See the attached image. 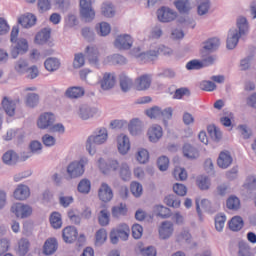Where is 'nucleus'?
<instances>
[{
	"mask_svg": "<svg viewBox=\"0 0 256 256\" xmlns=\"http://www.w3.org/2000/svg\"><path fill=\"white\" fill-rule=\"evenodd\" d=\"M237 28H231L228 31V36L226 40L227 49H235L239 43V39L249 33V23H247V18L239 17L236 22Z\"/></svg>",
	"mask_w": 256,
	"mask_h": 256,
	"instance_id": "1",
	"label": "nucleus"
},
{
	"mask_svg": "<svg viewBox=\"0 0 256 256\" xmlns=\"http://www.w3.org/2000/svg\"><path fill=\"white\" fill-rule=\"evenodd\" d=\"M108 137L107 128H100L89 136L86 140V151H88L89 155H95L97 153V145H103Z\"/></svg>",
	"mask_w": 256,
	"mask_h": 256,
	"instance_id": "2",
	"label": "nucleus"
},
{
	"mask_svg": "<svg viewBox=\"0 0 256 256\" xmlns=\"http://www.w3.org/2000/svg\"><path fill=\"white\" fill-rule=\"evenodd\" d=\"M87 165H89V158L85 156L68 164L66 173L69 179H78V177H83L85 167H87Z\"/></svg>",
	"mask_w": 256,
	"mask_h": 256,
	"instance_id": "3",
	"label": "nucleus"
},
{
	"mask_svg": "<svg viewBox=\"0 0 256 256\" xmlns=\"http://www.w3.org/2000/svg\"><path fill=\"white\" fill-rule=\"evenodd\" d=\"M11 213L16 215L19 219H27L33 213V208L27 204L14 203L11 206Z\"/></svg>",
	"mask_w": 256,
	"mask_h": 256,
	"instance_id": "4",
	"label": "nucleus"
},
{
	"mask_svg": "<svg viewBox=\"0 0 256 256\" xmlns=\"http://www.w3.org/2000/svg\"><path fill=\"white\" fill-rule=\"evenodd\" d=\"M80 16L86 22L95 19V10L91 6V0H80Z\"/></svg>",
	"mask_w": 256,
	"mask_h": 256,
	"instance_id": "5",
	"label": "nucleus"
},
{
	"mask_svg": "<svg viewBox=\"0 0 256 256\" xmlns=\"http://www.w3.org/2000/svg\"><path fill=\"white\" fill-rule=\"evenodd\" d=\"M114 47L123 51H127L133 47V38L129 34H123L116 37Z\"/></svg>",
	"mask_w": 256,
	"mask_h": 256,
	"instance_id": "6",
	"label": "nucleus"
},
{
	"mask_svg": "<svg viewBox=\"0 0 256 256\" xmlns=\"http://www.w3.org/2000/svg\"><path fill=\"white\" fill-rule=\"evenodd\" d=\"M56 118L55 114L51 112L42 113L37 121V125L39 129H51V126L55 124Z\"/></svg>",
	"mask_w": 256,
	"mask_h": 256,
	"instance_id": "7",
	"label": "nucleus"
},
{
	"mask_svg": "<svg viewBox=\"0 0 256 256\" xmlns=\"http://www.w3.org/2000/svg\"><path fill=\"white\" fill-rule=\"evenodd\" d=\"M177 17V12L167 7H162L157 10V18L161 23H169Z\"/></svg>",
	"mask_w": 256,
	"mask_h": 256,
	"instance_id": "8",
	"label": "nucleus"
},
{
	"mask_svg": "<svg viewBox=\"0 0 256 256\" xmlns=\"http://www.w3.org/2000/svg\"><path fill=\"white\" fill-rule=\"evenodd\" d=\"M29 49V44L27 43V40L24 38L18 39L15 46L11 49V57L12 59H17L19 55H23V53H27Z\"/></svg>",
	"mask_w": 256,
	"mask_h": 256,
	"instance_id": "9",
	"label": "nucleus"
},
{
	"mask_svg": "<svg viewBox=\"0 0 256 256\" xmlns=\"http://www.w3.org/2000/svg\"><path fill=\"white\" fill-rule=\"evenodd\" d=\"M98 197L103 203H109L113 199V189L110 185L103 182L98 190Z\"/></svg>",
	"mask_w": 256,
	"mask_h": 256,
	"instance_id": "10",
	"label": "nucleus"
},
{
	"mask_svg": "<svg viewBox=\"0 0 256 256\" xmlns=\"http://www.w3.org/2000/svg\"><path fill=\"white\" fill-rule=\"evenodd\" d=\"M159 237L160 239H169L171 235H173V231H175V228L173 227V222L170 221H164L161 223L159 227Z\"/></svg>",
	"mask_w": 256,
	"mask_h": 256,
	"instance_id": "11",
	"label": "nucleus"
},
{
	"mask_svg": "<svg viewBox=\"0 0 256 256\" xmlns=\"http://www.w3.org/2000/svg\"><path fill=\"white\" fill-rule=\"evenodd\" d=\"M233 163V157L229 151L221 152L217 159V165L220 169H228Z\"/></svg>",
	"mask_w": 256,
	"mask_h": 256,
	"instance_id": "12",
	"label": "nucleus"
},
{
	"mask_svg": "<svg viewBox=\"0 0 256 256\" xmlns=\"http://www.w3.org/2000/svg\"><path fill=\"white\" fill-rule=\"evenodd\" d=\"M116 78L113 73H105L102 80L100 81V86L103 91H109L115 87Z\"/></svg>",
	"mask_w": 256,
	"mask_h": 256,
	"instance_id": "13",
	"label": "nucleus"
},
{
	"mask_svg": "<svg viewBox=\"0 0 256 256\" xmlns=\"http://www.w3.org/2000/svg\"><path fill=\"white\" fill-rule=\"evenodd\" d=\"M96 114H97V108H94L88 105L80 106L78 111V115L80 119H82L83 121H87L88 119L95 117Z\"/></svg>",
	"mask_w": 256,
	"mask_h": 256,
	"instance_id": "14",
	"label": "nucleus"
},
{
	"mask_svg": "<svg viewBox=\"0 0 256 256\" xmlns=\"http://www.w3.org/2000/svg\"><path fill=\"white\" fill-rule=\"evenodd\" d=\"M85 55L91 65L99 64V49L95 46H87L85 49Z\"/></svg>",
	"mask_w": 256,
	"mask_h": 256,
	"instance_id": "15",
	"label": "nucleus"
},
{
	"mask_svg": "<svg viewBox=\"0 0 256 256\" xmlns=\"http://www.w3.org/2000/svg\"><path fill=\"white\" fill-rule=\"evenodd\" d=\"M77 228L73 226H67L62 231V237L65 243H73V241H77Z\"/></svg>",
	"mask_w": 256,
	"mask_h": 256,
	"instance_id": "16",
	"label": "nucleus"
},
{
	"mask_svg": "<svg viewBox=\"0 0 256 256\" xmlns=\"http://www.w3.org/2000/svg\"><path fill=\"white\" fill-rule=\"evenodd\" d=\"M51 27H45L39 31L35 36V43L37 45H45L49 39H51Z\"/></svg>",
	"mask_w": 256,
	"mask_h": 256,
	"instance_id": "17",
	"label": "nucleus"
},
{
	"mask_svg": "<svg viewBox=\"0 0 256 256\" xmlns=\"http://www.w3.org/2000/svg\"><path fill=\"white\" fill-rule=\"evenodd\" d=\"M129 149H131V142L129 141V137L125 135H120L118 137V151L120 155H127L129 153Z\"/></svg>",
	"mask_w": 256,
	"mask_h": 256,
	"instance_id": "18",
	"label": "nucleus"
},
{
	"mask_svg": "<svg viewBox=\"0 0 256 256\" xmlns=\"http://www.w3.org/2000/svg\"><path fill=\"white\" fill-rule=\"evenodd\" d=\"M135 83L137 91H146V89L151 87V76L144 74L137 78Z\"/></svg>",
	"mask_w": 256,
	"mask_h": 256,
	"instance_id": "19",
	"label": "nucleus"
},
{
	"mask_svg": "<svg viewBox=\"0 0 256 256\" xmlns=\"http://www.w3.org/2000/svg\"><path fill=\"white\" fill-rule=\"evenodd\" d=\"M29 195H31V190H29L27 185H18L14 191V197L18 201H25V199H28Z\"/></svg>",
	"mask_w": 256,
	"mask_h": 256,
	"instance_id": "20",
	"label": "nucleus"
},
{
	"mask_svg": "<svg viewBox=\"0 0 256 256\" xmlns=\"http://www.w3.org/2000/svg\"><path fill=\"white\" fill-rule=\"evenodd\" d=\"M59 244L57 243V239L55 238H48L43 246V253L44 255H53L56 253Z\"/></svg>",
	"mask_w": 256,
	"mask_h": 256,
	"instance_id": "21",
	"label": "nucleus"
},
{
	"mask_svg": "<svg viewBox=\"0 0 256 256\" xmlns=\"http://www.w3.org/2000/svg\"><path fill=\"white\" fill-rule=\"evenodd\" d=\"M2 161L5 163V165H17L19 162V154L13 150H8L6 153L2 156Z\"/></svg>",
	"mask_w": 256,
	"mask_h": 256,
	"instance_id": "22",
	"label": "nucleus"
},
{
	"mask_svg": "<svg viewBox=\"0 0 256 256\" xmlns=\"http://www.w3.org/2000/svg\"><path fill=\"white\" fill-rule=\"evenodd\" d=\"M182 153L186 159H198L199 157V150L189 143L183 145Z\"/></svg>",
	"mask_w": 256,
	"mask_h": 256,
	"instance_id": "23",
	"label": "nucleus"
},
{
	"mask_svg": "<svg viewBox=\"0 0 256 256\" xmlns=\"http://www.w3.org/2000/svg\"><path fill=\"white\" fill-rule=\"evenodd\" d=\"M148 137L151 143H157L163 137V128L159 125H154L148 130Z\"/></svg>",
	"mask_w": 256,
	"mask_h": 256,
	"instance_id": "24",
	"label": "nucleus"
},
{
	"mask_svg": "<svg viewBox=\"0 0 256 256\" xmlns=\"http://www.w3.org/2000/svg\"><path fill=\"white\" fill-rule=\"evenodd\" d=\"M44 67L46 71L54 73V71H58V69L61 67V61L59 60V58L49 57L45 60Z\"/></svg>",
	"mask_w": 256,
	"mask_h": 256,
	"instance_id": "25",
	"label": "nucleus"
},
{
	"mask_svg": "<svg viewBox=\"0 0 256 256\" xmlns=\"http://www.w3.org/2000/svg\"><path fill=\"white\" fill-rule=\"evenodd\" d=\"M65 95L69 99H79V97L85 95V88L79 86L70 87L66 90Z\"/></svg>",
	"mask_w": 256,
	"mask_h": 256,
	"instance_id": "26",
	"label": "nucleus"
},
{
	"mask_svg": "<svg viewBox=\"0 0 256 256\" xmlns=\"http://www.w3.org/2000/svg\"><path fill=\"white\" fill-rule=\"evenodd\" d=\"M19 25L23 26L25 29H29L37 23V17L33 14L23 15L18 19Z\"/></svg>",
	"mask_w": 256,
	"mask_h": 256,
	"instance_id": "27",
	"label": "nucleus"
},
{
	"mask_svg": "<svg viewBox=\"0 0 256 256\" xmlns=\"http://www.w3.org/2000/svg\"><path fill=\"white\" fill-rule=\"evenodd\" d=\"M221 45V41L219 38L214 37L208 39L203 46L204 51H208L209 53H213V51H217L219 49V46Z\"/></svg>",
	"mask_w": 256,
	"mask_h": 256,
	"instance_id": "28",
	"label": "nucleus"
},
{
	"mask_svg": "<svg viewBox=\"0 0 256 256\" xmlns=\"http://www.w3.org/2000/svg\"><path fill=\"white\" fill-rule=\"evenodd\" d=\"M133 87V80L129 78L125 73L120 74V89L123 93H128Z\"/></svg>",
	"mask_w": 256,
	"mask_h": 256,
	"instance_id": "29",
	"label": "nucleus"
},
{
	"mask_svg": "<svg viewBox=\"0 0 256 256\" xmlns=\"http://www.w3.org/2000/svg\"><path fill=\"white\" fill-rule=\"evenodd\" d=\"M210 9H211V1L202 0L197 7V13L200 17H205L206 15H209Z\"/></svg>",
	"mask_w": 256,
	"mask_h": 256,
	"instance_id": "30",
	"label": "nucleus"
},
{
	"mask_svg": "<svg viewBox=\"0 0 256 256\" xmlns=\"http://www.w3.org/2000/svg\"><path fill=\"white\" fill-rule=\"evenodd\" d=\"M2 107L9 117H13L15 115V102L10 101L7 97H4L2 100Z\"/></svg>",
	"mask_w": 256,
	"mask_h": 256,
	"instance_id": "31",
	"label": "nucleus"
},
{
	"mask_svg": "<svg viewBox=\"0 0 256 256\" xmlns=\"http://www.w3.org/2000/svg\"><path fill=\"white\" fill-rule=\"evenodd\" d=\"M228 225L231 231H241L244 225L243 218L241 216H235L229 221Z\"/></svg>",
	"mask_w": 256,
	"mask_h": 256,
	"instance_id": "32",
	"label": "nucleus"
},
{
	"mask_svg": "<svg viewBox=\"0 0 256 256\" xmlns=\"http://www.w3.org/2000/svg\"><path fill=\"white\" fill-rule=\"evenodd\" d=\"M110 217L111 214L109 213V210L102 209L98 214L99 225H101V227H107V225H109V222L111 221Z\"/></svg>",
	"mask_w": 256,
	"mask_h": 256,
	"instance_id": "33",
	"label": "nucleus"
},
{
	"mask_svg": "<svg viewBox=\"0 0 256 256\" xmlns=\"http://www.w3.org/2000/svg\"><path fill=\"white\" fill-rule=\"evenodd\" d=\"M164 202L168 207H173L174 209H179V207H181V199H179L175 194L166 196Z\"/></svg>",
	"mask_w": 256,
	"mask_h": 256,
	"instance_id": "34",
	"label": "nucleus"
},
{
	"mask_svg": "<svg viewBox=\"0 0 256 256\" xmlns=\"http://www.w3.org/2000/svg\"><path fill=\"white\" fill-rule=\"evenodd\" d=\"M31 243H29V239L22 238L18 241V255L25 256L29 253V247Z\"/></svg>",
	"mask_w": 256,
	"mask_h": 256,
	"instance_id": "35",
	"label": "nucleus"
},
{
	"mask_svg": "<svg viewBox=\"0 0 256 256\" xmlns=\"http://www.w3.org/2000/svg\"><path fill=\"white\" fill-rule=\"evenodd\" d=\"M101 13L104 17H115V7L110 2H104L101 6Z\"/></svg>",
	"mask_w": 256,
	"mask_h": 256,
	"instance_id": "36",
	"label": "nucleus"
},
{
	"mask_svg": "<svg viewBox=\"0 0 256 256\" xmlns=\"http://www.w3.org/2000/svg\"><path fill=\"white\" fill-rule=\"evenodd\" d=\"M50 225L53 229H61L63 227V220H61V214L59 212H53L50 215Z\"/></svg>",
	"mask_w": 256,
	"mask_h": 256,
	"instance_id": "37",
	"label": "nucleus"
},
{
	"mask_svg": "<svg viewBox=\"0 0 256 256\" xmlns=\"http://www.w3.org/2000/svg\"><path fill=\"white\" fill-rule=\"evenodd\" d=\"M175 7L179 13H189L191 9V2L189 0H177Z\"/></svg>",
	"mask_w": 256,
	"mask_h": 256,
	"instance_id": "38",
	"label": "nucleus"
},
{
	"mask_svg": "<svg viewBox=\"0 0 256 256\" xmlns=\"http://www.w3.org/2000/svg\"><path fill=\"white\" fill-rule=\"evenodd\" d=\"M119 175L123 181H129L131 179V168H129V164L123 162L120 165Z\"/></svg>",
	"mask_w": 256,
	"mask_h": 256,
	"instance_id": "39",
	"label": "nucleus"
},
{
	"mask_svg": "<svg viewBox=\"0 0 256 256\" xmlns=\"http://www.w3.org/2000/svg\"><path fill=\"white\" fill-rule=\"evenodd\" d=\"M79 193H82L83 195H88L91 191V181L89 179L84 178L78 183L77 187Z\"/></svg>",
	"mask_w": 256,
	"mask_h": 256,
	"instance_id": "40",
	"label": "nucleus"
},
{
	"mask_svg": "<svg viewBox=\"0 0 256 256\" xmlns=\"http://www.w3.org/2000/svg\"><path fill=\"white\" fill-rule=\"evenodd\" d=\"M154 211L158 217H162V219H167L171 217V210L163 205H156Z\"/></svg>",
	"mask_w": 256,
	"mask_h": 256,
	"instance_id": "41",
	"label": "nucleus"
},
{
	"mask_svg": "<svg viewBox=\"0 0 256 256\" xmlns=\"http://www.w3.org/2000/svg\"><path fill=\"white\" fill-rule=\"evenodd\" d=\"M29 149L32 155H41L43 153V144L40 141L33 140L29 144Z\"/></svg>",
	"mask_w": 256,
	"mask_h": 256,
	"instance_id": "42",
	"label": "nucleus"
},
{
	"mask_svg": "<svg viewBox=\"0 0 256 256\" xmlns=\"http://www.w3.org/2000/svg\"><path fill=\"white\" fill-rule=\"evenodd\" d=\"M226 207L231 211H237L241 207V201L236 196H230L226 201Z\"/></svg>",
	"mask_w": 256,
	"mask_h": 256,
	"instance_id": "43",
	"label": "nucleus"
},
{
	"mask_svg": "<svg viewBox=\"0 0 256 256\" xmlns=\"http://www.w3.org/2000/svg\"><path fill=\"white\" fill-rule=\"evenodd\" d=\"M128 131H130L131 135H139L141 131V121H139V119L131 120L128 125Z\"/></svg>",
	"mask_w": 256,
	"mask_h": 256,
	"instance_id": "44",
	"label": "nucleus"
},
{
	"mask_svg": "<svg viewBox=\"0 0 256 256\" xmlns=\"http://www.w3.org/2000/svg\"><path fill=\"white\" fill-rule=\"evenodd\" d=\"M98 35L100 37H107L111 33V25L107 22H101L98 27H96Z\"/></svg>",
	"mask_w": 256,
	"mask_h": 256,
	"instance_id": "45",
	"label": "nucleus"
},
{
	"mask_svg": "<svg viewBox=\"0 0 256 256\" xmlns=\"http://www.w3.org/2000/svg\"><path fill=\"white\" fill-rule=\"evenodd\" d=\"M27 107H37L39 105V95L37 93H28L26 96Z\"/></svg>",
	"mask_w": 256,
	"mask_h": 256,
	"instance_id": "46",
	"label": "nucleus"
},
{
	"mask_svg": "<svg viewBox=\"0 0 256 256\" xmlns=\"http://www.w3.org/2000/svg\"><path fill=\"white\" fill-rule=\"evenodd\" d=\"M80 78L82 81H86V83H93L95 81V75L91 72V70L85 68L80 71Z\"/></svg>",
	"mask_w": 256,
	"mask_h": 256,
	"instance_id": "47",
	"label": "nucleus"
},
{
	"mask_svg": "<svg viewBox=\"0 0 256 256\" xmlns=\"http://www.w3.org/2000/svg\"><path fill=\"white\" fill-rule=\"evenodd\" d=\"M197 185L201 191H207L209 187H211V181L209 180V177L207 176H200L197 179Z\"/></svg>",
	"mask_w": 256,
	"mask_h": 256,
	"instance_id": "48",
	"label": "nucleus"
},
{
	"mask_svg": "<svg viewBox=\"0 0 256 256\" xmlns=\"http://www.w3.org/2000/svg\"><path fill=\"white\" fill-rule=\"evenodd\" d=\"M217 61V56L215 55H205V52H202V67H211V65H214Z\"/></svg>",
	"mask_w": 256,
	"mask_h": 256,
	"instance_id": "49",
	"label": "nucleus"
},
{
	"mask_svg": "<svg viewBox=\"0 0 256 256\" xmlns=\"http://www.w3.org/2000/svg\"><path fill=\"white\" fill-rule=\"evenodd\" d=\"M225 221H227V216L220 214L217 215L215 217V229L216 231H218L219 233H221V231H223L224 227H225Z\"/></svg>",
	"mask_w": 256,
	"mask_h": 256,
	"instance_id": "50",
	"label": "nucleus"
},
{
	"mask_svg": "<svg viewBox=\"0 0 256 256\" xmlns=\"http://www.w3.org/2000/svg\"><path fill=\"white\" fill-rule=\"evenodd\" d=\"M121 165H119V161L111 159L106 162V168L103 170V173L107 174L109 171H119Z\"/></svg>",
	"mask_w": 256,
	"mask_h": 256,
	"instance_id": "51",
	"label": "nucleus"
},
{
	"mask_svg": "<svg viewBox=\"0 0 256 256\" xmlns=\"http://www.w3.org/2000/svg\"><path fill=\"white\" fill-rule=\"evenodd\" d=\"M208 133L213 141H221L222 133L216 126H208Z\"/></svg>",
	"mask_w": 256,
	"mask_h": 256,
	"instance_id": "52",
	"label": "nucleus"
},
{
	"mask_svg": "<svg viewBox=\"0 0 256 256\" xmlns=\"http://www.w3.org/2000/svg\"><path fill=\"white\" fill-rule=\"evenodd\" d=\"M85 65V55L83 53H77L74 55L73 68L81 69Z\"/></svg>",
	"mask_w": 256,
	"mask_h": 256,
	"instance_id": "53",
	"label": "nucleus"
},
{
	"mask_svg": "<svg viewBox=\"0 0 256 256\" xmlns=\"http://www.w3.org/2000/svg\"><path fill=\"white\" fill-rule=\"evenodd\" d=\"M14 68L17 73H26V71L29 69V63H27V60L25 59H19Z\"/></svg>",
	"mask_w": 256,
	"mask_h": 256,
	"instance_id": "54",
	"label": "nucleus"
},
{
	"mask_svg": "<svg viewBox=\"0 0 256 256\" xmlns=\"http://www.w3.org/2000/svg\"><path fill=\"white\" fill-rule=\"evenodd\" d=\"M116 233H118L119 239L127 241V239H129V226L127 224H123L122 228L116 229Z\"/></svg>",
	"mask_w": 256,
	"mask_h": 256,
	"instance_id": "55",
	"label": "nucleus"
},
{
	"mask_svg": "<svg viewBox=\"0 0 256 256\" xmlns=\"http://www.w3.org/2000/svg\"><path fill=\"white\" fill-rule=\"evenodd\" d=\"M146 115L150 119H161V108L158 106H153L152 108L146 110Z\"/></svg>",
	"mask_w": 256,
	"mask_h": 256,
	"instance_id": "56",
	"label": "nucleus"
},
{
	"mask_svg": "<svg viewBox=\"0 0 256 256\" xmlns=\"http://www.w3.org/2000/svg\"><path fill=\"white\" fill-rule=\"evenodd\" d=\"M136 159L142 165H145L149 161V151L146 149H140L136 155Z\"/></svg>",
	"mask_w": 256,
	"mask_h": 256,
	"instance_id": "57",
	"label": "nucleus"
},
{
	"mask_svg": "<svg viewBox=\"0 0 256 256\" xmlns=\"http://www.w3.org/2000/svg\"><path fill=\"white\" fill-rule=\"evenodd\" d=\"M161 37H163V28L157 24L150 31V39H161Z\"/></svg>",
	"mask_w": 256,
	"mask_h": 256,
	"instance_id": "58",
	"label": "nucleus"
},
{
	"mask_svg": "<svg viewBox=\"0 0 256 256\" xmlns=\"http://www.w3.org/2000/svg\"><path fill=\"white\" fill-rule=\"evenodd\" d=\"M244 188L248 191H255L256 190V176L250 175L246 178L244 183Z\"/></svg>",
	"mask_w": 256,
	"mask_h": 256,
	"instance_id": "59",
	"label": "nucleus"
},
{
	"mask_svg": "<svg viewBox=\"0 0 256 256\" xmlns=\"http://www.w3.org/2000/svg\"><path fill=\"white\" fill-rule=\"evenodd\" d=\"M130 190L134 197H139L140 195H143V185H141V183L132 182Z\"/></svg>",
	"mask_w": 256,
	"mask_h": 256,
	"instance_id": "60",
	"label": "nucleus"
},
{
	"mask_svg": "<svg viewBox=\"0 0 256 256\" xmlns=\"http://www.w3.org/2000/svg\"><path fill=\"white\" fill-rule=\"evenodd\" d=\"M125 213H127V206L123 203L112 208V215L114 217H120V215H125Z\"/></svg>",
	"mask_w": 256,
	"mask_h": 256,
	"instance_id": "61",
	"label": "nucleus"
},
{
	"mask_svg": "<svg viewBox=\"0 0 256 256\" xmlns=\"http://www.w3.org/2000/svg\"><path fill=\"white\" fill-rule=\"evenodd\" d=\"M239 256H251V248L249 245L245 242H240L239 243Z\"/></svg>",
	"mask_w": 256,
	"mask_h": 256,
	"instance_id": "62",
	"label": "nucleus"
},
{
	"mask_svg": "<svg viewBox=\"0 0 256 256\" xmlns=\"http://www.w3.org/2000/svg\"><path fill=\"white\" fill-rule=\"evenodd\" d=\"M157 166L160 171H167V169H169V158H167V156L158 158Z\"/></svg>",
	"mask_w": 256,
	"mask_h": 256,
	"instance_id": "63",
	"label": "nucleus"
},
{
	"mask_svg": "<svg viewBox=\"0 0 256 256\" xmlns=\"http://www.w3.org/2000/svg\"><path fill=\"white\" fill-rule=\"evenodd\" d=\"M174 177L179 179V181H185L187 179V171L184 168L176 167L174 169Z\"/></svg>",
	"mask_w": 256,
	"mask_h": 256,
	"instance_id": "64",
	"label": "nucleus"
}]
</instances>
